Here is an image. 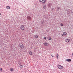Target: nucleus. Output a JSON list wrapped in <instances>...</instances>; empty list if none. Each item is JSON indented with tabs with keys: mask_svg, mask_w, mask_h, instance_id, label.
I'll return each instance as SVG.
<instances>
[{
	"mask_svg": "<svg viewBox=\"0 0 73 73\" xmlns=\"http://www.w3.org/2000/svg\"><path fill=\"white\" fill-rule=\"evenodd\" d=\"M44 45H45V46H48V45H49V43L47 42H45L44 43Z\"/></svg>",
	"mask_w": 73,
	"mask_h": 73,
	"instance_id": "nucleus-5",
	"label": "nucleus"
},
{
	"mask_svg": "<svg viewBox=\"0 0 73 73\" xmlns=\"http://www.w3.org/2000/svg\"><path fill=\"white\" fill-rule=\"evenodd\" d=\"M53 9H54V8L52 9V11H53Z\"/></svg>",
	"mask_w": 73,
	"mask_h": 73,
	"instance_id": "nucleus-26",
	"label": "nucleus"
},
{
	"mask_svg": "<svg viewBox=\"0 0 73 73\" xmlns=\"http://www.w3.org/2000/svg\"><path fill=\"white\" fill-rule=\"evenodd\" d=\"M42 0H39V2H42Z\"/></svg>",
	"mask_w": 73,
	"mask_h": 73,
	"instance_id": "nucleus-20",
	"label": "nucleus"
},
{
	"mask_svg": "<svg viewBox=\"0 0 73 73\" xmlns=\"http://www.w3.org/2000/svg\"><path fill=\"white\" fill-rule=\"evenodd\" d=\"M48 40H52V38L50 37H49L48 38Z\"/></svg>",
	"mask_w": 73,
	"mask_h": 73,
	"instance_id": "nucleus-17",
	"label": "nucleus"
},
{
	"mask_svg": "<svg viewBox=\"0 0 73 73\" xmlns=\"http://www.w3.org/2000/svg\"><path fill=\"white\" fill-rule=\"evenodd\" d=\"M57 9H59V8L58 7H57Z\"/></svg>",
	"mask_w": 73,
	"mask_h": 73,
	"instance_id": "nucleus-24",
	"label": "nucleus"
},
{
	"mask_svg": "<svg viewBox=\"0 0 73 73\" xmlns=\"http://www.w3.org/2000/svg\"><path fill=\"white\" fill-rule=\"evenodd\" d=\"M33 53H32V51H30L29 52V54L30 55H31H31H32Z\"/></svg>",
	"mask_w": 73,
	"mask_h": 73,
	"instance_id": "nucleus-10",
	"label": "nucleus"
},
{
	"mask_svg": "<svg viewBox=\"0 0 73 73\" xmlns=\"http://www.w3.org/2000/svg\"><path fill=\"white\" fill-rule=\"evenodd\" d=\"M64 35H63V34H62V35H61L62 36H64Z\"/></svg>",
	"mask_w": 73,
	"mask_h": 73,
	"instance_id": "nucleus-25",
	"label": "nucleus"
},
{
	"mask_svg": "<svg viewBox=\"0 0 73 73\" xmlns=\"http://www.w3.org/2000/svg\"><path fill=\"white\" fill-rule=\"evenodd\" d=\"M45 1H46V0H42V3L44 4V3H45Z\"/></svg>",
	"mask_w": 73,
	"mask_h": 73,
	"instance_id": "nucleus-7",
	"label": "nucleus"
},
{
	"mask_svg": "<svg viewBox=\"0 0 73 73\" xmlns=\"http://www.w3.org/2000/svg\"><path fill=\"white\" fill-rule=\"evenodd\" d=\"M58 54H57V55H56V57H57V59L58 58Z\"/></svg>",
	"mask_w": 73,
	"mask_h": 73,
	"instance_id": "nucleus-18",
	"label": "nucleus"
},
{
	"mask_svg": "<svg viewBox=\"0 0 73 73\" xmlns=\"http://www.w3.org/2000/svg\"><path fill=\"white\" fill-rule=\"evenodd\" d=\"M60 25L61 26H62V27H63V26H64V25H63L62 23H61L60 24Z\"/></svg>",
	"mask_w": 73,
	"mask_h": 73,
	"instance_id": "nucleus-19",
	"label": "nucleus"
},
{
	"mask_svg": "<svg viewBox=\"0 0 73 73\" xmlns=\"http://www.w3.org/2000/svg\"><path fill=\"white\" fill-rule=\"evenodd\" d=\"M66 42H68L70 41V39H67L66 40Z\"/></svg>",
	"mask_w": 73,
	"mask_h": 73,
	"instance_id": "nucleus-6",
	"label": "nucleus"
},
{
	"mask_svg": "<svg viewBox=\"0 0 73 73\" xmlns=\"http://www.w3.org/2000/svg\"><path fill=\"white\" fill-rule=\"evenodd\" d=\"M66 61H67V59L66 60Z\"/></svg>",
	"mask_w": 73,
	"mask_h": 73,
	"instance_id": "nucleus-28",
	"label": "nucleus"
},
{
	"mask_svg": "<svg viewBox=\"0 0 73 73\" xmlns=\"http://www.w3.org/2000/svg\"><path fill=\"white\" fill-rule=\"evenodd\" d=\"M63 35H66V34H67V33H66L65 32H64L63 33Z\"/></svg>",
	"mask_w": 73,
	"mask_h": 73,
	"instance_id": "nucleus-12",
	"label": "nucleus"
},
{
	"mask_svg": "<svg viewBox=\"0 0 73 73\" xmlns=\"http://www.w3.org/2000/svg\"><path fill=\"white\" fill-rule=\"evenodd\" d=\"M51 56L52 57H54V56H53V54H51Z\"/></svg>",
	"mask_w": 73,
	"mask_h": 73,
	"instance_id": "nucleus-23",
	"label": "nucleus"
},
{
	"mask_svg": "<svg viewBox=\"0 0 73 73\" xmlns=\"http://www.w3.org/2000/svg\"><path fill=\"white\" fill-rule=\"evenodd\" d=\"M6 8L7 9H10V7L8 6H7Z\"/></svg>",
	"mask_w": 73,
	"mask_h": 73,
	"instance_id": "nucleus-14",
	"label": "nucleus"
},
{
	"mask_svg": "<svg viewBox=\"0 0 73 73\" xmlns=\"http://www.w3.org/2000/svg\"><path fill=\"white\" fill-rule=\"evenodd\" d=\"M71 59H68L67 60V61H68V62H70V61H71Z\"/></svg>",
	"mask_w": 73,
	"mask_h": 73,
	"instance_id": "nucleus-11",
	"label": "nucleus"
},
{
	"mask_svg": "<svg viewBox=\"0 0 73 73\" xmlns=\"http://www.w3.org/2000/svg\"><path fill=\"white\" fill-rule=\"evenodd\" d=\"M0 15H1V13H0Z\"/></svg>",
	"mask_w": 73,
	"mask_h": 73,
	"instance_id": "nucleus-27",
	"label": "nucleus"
},
{
	"mask_svg": "<svg viewBox=\"0 0 73 73\" xmlns=\"http://www.w3.org/2000/svg\"><path fill=\"white\" fill-rule=\"evenodd\" d=\"M43 7L44 9H46V5H43Z\"/></svg>",
	"mask_w": 73,
	"mask_h": 73,
	"instance_id": "nucleus-9",
	"label": "nucleus"
},
{
	"mask_svg": "<svg viewBox=\"0 0 73 73\" xmlns=\"http://www.w3.org/2000/svg\"><path fill=\"white\" fill-rule=\"evenodd\" d=\"M46 38V37H45L44 38V40H45Z\"/></svg>",
	"mask_w": 73,
	"mask_h": 73,
	"instance_id": "nucleus-22",
	"label": "nucleus"
},
{
	"mask_svg": "<svg viewBox=\"0 0 73 73\" xmlns=\"http://www.w3.org/2000/svg\"><path fill=\"white\" fill-rule=\"evenodd\" d=\"M24 26L23 25H21L20 27V29L21 30H22V31H24Z\"/></svg>",
	"mask_w": 73,
	"mask_h": 73,
	"instance_id": "nucleus-2",
	"label": "nucleus"
},
{
	"mask_svg": "<svg viewBox=\"0 0 73 73\" xmlns=\"http://www.w3.org/2000/svg\"><path fill=\"white\" fill-rule=\"evenodd\" d=\"M13 68L10 69V71H11V72H12L13 71Z\"/></svg>",
	"mask_w": 73,
	"mask_h": 73,
	"instance_id": "nucleus-15",
	"label": "nucleus"
},
{
	"mask_svg": "<svg viewBox=\"0 0 73 73\" xmlns=\"http://www.w3.org/2000/svg\"><path fill=\"white\" fill-rule=\"evenodd\" d=\"M0 70H1V71H2V68H0Z\"/></svg>",
	"mask_w": 73,
	"mask_h": 73,
	"instance_id": "nucleus-21",
	"label": "nucleus"
},
{
	"mask_svg": "<svg viewBox=\"0 0 73 73\" xmlns=\"http://www.w3.org/2000/svg\"><path fill=\"white\" fill-rule=\"evenodd\" d=\"M44 20L42 19L41 20V23L42 25L43 24H44Z\"/></svg>",
	"mask_w": 73,
	"mask_h": 73,
	"instance_id": "nucleus-4",
	"label": "nucleus"
},
{
	"mask_svg": "<svg viewBox=\"0 0 73 73\" xmlns=\"http://www.w3.org/2000/svg\"><path fill=\"white\" fill-rule=\"evenodd\" d=\"M19 67L21 69H22L23 68V65H20Z\"/></svg>",
	"mask_w": 73,
	"mask_h": 73,
	"instance_id": "nucleus-13",
	"label": "nucleus"
},
{
	"mask_svg": "<svg viewBox=\"0 0 73 73\" xmlns=\"http://www.w3.org/2000/svg\"><path fill=\"white\" fill-rule=\"evenodd\" d=\"M59 68V69H63V67L61 66L60 64H58L57 66Z\"/></svg>",
	"mask_w": 73,
	"mask_h": 73,
	"instance_id": "nucleus-1",
	"label": "nucleus"
},
{
	"mask_svg": "<svg viewBox=\"0 0 73 73\" xmlns=\"http://www.w3.org/2000/svg\"><path fill=\"white\" fill-rule=\"evenodd\" d=\"M20 48H21V49H23V48H24V46L23 44L20 45Z\"/></svg>",
	"mask_w": 73,
	"mask_h": 73,
	"instance_id": "nucleus-3",
	"label": "nucleus"
},
{
	"mask_svg": "<svg viewBox=\"0 0 73 73\" xmlns=\"http://www.w3.org/2000/svg\"><path fill=\"white\" fill-rule=\"evenodd\" d=\"M35 38H37L38 37V36L37 35H35Z\"/></svg>",
	"mask_w": 73,
	"mask_h": 73,
	"instance_id": "nucleus-16",
	"label": "nucleus"
},
{
	"mask_svg": "<svg viewBox=\"0 0 73 73\" xmlns=\"http://www.w3.org/2000/svg\"><path fill=\"white\" fill-rule=\"evenodd\" d=\"M27 19H28V20H31V17L29 16L27 17Z\"/></svg>",
	"mask_w": 73,
	"mask_h": 73,
	"instance_id": "nucleus-8",
	"label": "nucleus"
}]
</instances>
